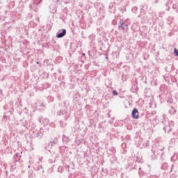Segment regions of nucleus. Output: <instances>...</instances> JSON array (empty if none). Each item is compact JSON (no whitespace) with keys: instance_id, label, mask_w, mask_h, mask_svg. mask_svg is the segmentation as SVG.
I'll return each instance as SVG.
<instances>
[{"instance_id":"f257e3e1","label":"nucleus","mask_w":178,"mask_h":178,"mask_svg":"<svg viewBox=\"0 0 178 178\" xmlns=\"http://www.w3.org/2000/svg\"><path fill=\"white\" fill-rule=\"evenodd\" d=\"M164 147L162 145H160L159 143H156L153 145V147L152 149V151L154 153V155L155 156H158L161 155V157H162Z\"/></svg>"},{"instance_id":"f03ea898","label":"nucleus","mask_w":178,"mask_h":178,"mask_svg":"<svg viewBox=\"0 0 178 178\" xmlns=\"http://www.w3.org/2000/svg\"><path fill=\"white\" fill-rule=\"evenodd\" d=\"M57 115L59 117H62L64 120L67 121L70 116V111L60 109L57 111Z\"/></svg>"},{"instance_id":"7ed1b4c3","label":"nucleus","mask_w":178,"mask_h":178,"mask_svg":"<svg viewBox=\"0 0 178 178\" xmlns=\"http://www.w3.org/2000/svg\"><path fill=\"white\" fill-rule=\"evenodd\" d=\"M128 29V26L127 24H125V22H124V20L122 19H120L119 22V25H118V30H127Z\"/></svg>"},{"instance_id":"20e7f679","label":"nucleus","mask_w":178,"mask_h":178,"mask_svg":"<svg viewBox=\"0 0 178 178\" xmlns=\"http://www.w3.org/2000/svg\"><path fill=\"white\" fill-rule=\"evenodd\" d=\"M49 122V120L44 117H40L39 119V122L41 124H43L44 126L48 125Z\"/></svg>"},{"instance_id":"39448f33","label":"nucleus","mask_w":178,"mask_h":178,"mask_svg":"<svg viewBox=\"0 0 178 178\" xmlns=\"http://www.w3.org/2000/svg\"><path fill=\"white\" fill-rule=\"evenodd\" d=\"M66 34V30L65 29H60L58 31V32L56 33L57 38H62Z\"/></svg>"},{"instance_id":"423d86ee","label":"nucleus","mask_w":178,"mask_h":178,"mask_svg":"<svg viewBox=\"0 0 178 178\" xmlns=\"http://www.w3.org/2000/svg\"><path fill=\"white\" fill-rule=\"evenodd\" d=\"M131 115L134 119L138 120L139 118V113L137 108L133 110Z\"/></svg>"},{"instance_id":"0eeeda50","label":"nucleus","mask_w":178,"mask_h":178,"mask_svg":"<svg viewBox=\"0 0 178 178\" xmlns=\"http://www.w3.org/2000/svg\"><path fill=\"white\" fill-rule=\"evenodd\" d=\"M58 143L57 138H54V140L51 141L48 144V147L52 148V147L56 146L57 143Z\"/></svg>"},{"instance_id":"6e6552de","label":"nucleus","mask_w":178,"mask_h":178,"mask_svg":"<svg viewBox=\"0 0 178 178\" xmlns=\"http://www.w3.org/2000/svg\"><path fill=\"white\" fill-rule=\"evenodd\" d=\"M35 170L40 173H43L44 172V169L41 165H38L37 166H35Z\"/></svg>"},{"instance_id":"1a4fd4ad","label":"nucleus","mask_w":178,"mask_h":178,"mask_svg":"<svg viewBox=\"0 0 178 178\" xmlns=\"http://www.w3.org/2000/svg\"><path fill=\"white\" fill-rule=\"evenodd\" d=\"M163 130L165 133H170L172 131V128L169 125H166L163 127Z\"/></svg>"},{"instance_id":"9d476101","label":"nucleus","mask_w":178,"mask_h":178,"mask_svg":"<svg viewBox=\"0 0 178 178\" xmlns=\"http://www.w3.org/2000/svg\"><path fill=\"white\" fill-rule=\"evenodd\" d=\"M62 140H63V143L65 145H67L69 143V141H70L69 138L67 137H66L65 136H63Z\"/></svg>"},{"instance_id":"9b49d317","label":"nucleus","mask_w":178,"mask_h":178,"mask_svg":"<svg viewBox=\"0 0 178 178\" xmlns=\"http://www.w3.org/2000/svg\"><path fill=\"white\" fill-rule=\"evenodd\" d=\"M45 109V105L43 103H41L39 106L38 110L40 111H43Z\"/></svg>"},{"instance_id":"f8f14e48","label":"nucleus","mask_w":178,"mask_h":178,"mask_svg":"<svg viewBox=\"0 0 178 178\" xmlns=\"http://www.w3.org/2000/svg\"><path fill=\"white\" fill-rule=\"evenodd\" d=\"M176 112H177V111L174 107H171V108L169 110V113L171 115L175 114Z\"/></svg>"},{"instance_id":"ddd939ff","label":"nucleus","mask_w":178,"mask_h":178,"mask_svg":"<svg viewBox=\"0 0 178 178\" xmlns=\"http://www.w3.org/2000/svg\"><path fill=\"white\" fill-rule=\"evenodd\" d=\"M42 136H43V134L41 132H38L36 134V138L38 139H41Z\"/></svg>"},{"instance_id":"4468645a","label":"nucleus","mask_w":178,"mask_h":178,"mask_svg":"<svg viewBox=\"0 0 178 178\" xmlns=\"http://www.w3.org/2000/svg\"><path fill=\"white\" fill-rule=\"evenodd\" d=\"M136 162L138 163H143L142 159L140 158L139 156H136Z\"/></svg>"},{"instance_id":"2eb2a0df","label":"nucleus","mask_w":178,"mask_h":178,"mask_svg":"<svg viewBox=\"0 0 178 178\" xmlns=\"http://www.w3.org/2000/svg\"><path fill=\"white\" fill-rule=\"evenodd\" d=\"M63 170H64V168L63 166H59L58 168V172L59 173H63Z\"/></svg>"},{"instance_id":"dca6fc26","label":"nucleus","mask_w":178,"mask_h":178,"mask_svg":"<svg viewBox=\"0 0 178 178\" xmlns=\"http://www.w3.org/2000/svg\"><path fill=\"white\" fill-rule=\"evenodd\" d=\"M143 146L144 148L147 147L149 146V142L148 141H145L143 144Z\"/></svg>"},{"instance_id":"f3484780","label":"nucleus","mask_w":178,"mask_h":178,"mask_svg":"<svg viewBox=\"0 0 178 178\" xmlns=\"http://www.w3.org/2000/svg\"><path fill=\"white\" fill-rule=\"evenodd\" d=\"M176 143V139L175 138H172L170 141V145H173Z\"/></svg>"},{"instance_id":"a211bd4d","label":"nucleus","mask_w":178,"mask_h":178,"mask_svg":"<svg viewBox=\"0 0 178 178\" xmlns=\"http://www.w3.org/2000/svg\"><path fill=\"white\" fill-rule=\"evenodd\" d=\"M177 159V154H175L172 156V161H175Z\"/></svg>"},{"instance_id":"6ab92c4d","label":"nucleus","mask_w":178,"mask_h":178,"mask_svg":"<svg viewBox=\"0 0 178 178\" xmlns=\"http://www.w3.org/2000/svg\"><path fill=\"white\" fill-rule=\"evenodd\" d=\"M168 126H170L171 128L174 127V122L173 121H170L168 122Z\"/></svg>"},{"instance_id":"aec40b11","label":"nucleus","mask_w":178,"mask_h":178,"mask_svg":"<svg viewBox=\"0 0 178 178\" xmlns=\"http://www.w3.org/2000/svg\"><path fill=\"white\" fill-rule=\"evenodd\" d=\"M174 102L173 99L172 98L168 99V103L172 104Z\"/></svg>"},{"instance_id":"412c9836","label":"nucleus","mask_w":178,"mask_h":178,"mask_svg":"<svg viewBox=\"0 0 178 178\" xmlns=\"http://www.w3.org/2000/svg\"><path fill=\"white\" fill-rule=\"evenodd\" d=\"M174 52H175V54L176 55V56L178 57V50L177 49H175Z\"/></svg>"},{"instance_id":"4be33fe9","label":"nucleus","mask_w":178,"mask_h":178,"mask_svg":"<svg viewBox=\"0 0 178 178\" xmlns=\"http://www.w3.org/2000/svg\"><path fill=\"white\" fill-rule=\"evenodd\" d=\"M113 94L114 96H118V93L116 90H113Z\"/></svg>"},{"instance_id":"5701e85b","label":"nucleus","mask_w":178,"mask_h":178,"mask_svg":"<svg viewBox=\"0 0 178 178\" xmlns=\"http://www.w3.org/2000/svg\"><path fill=\"white\" fill-rule=\"evenodd\" d=\"M60 127H64L65 126V124H63V122H60Z\"/></svg>"},{"instance_id":"b1692460","label":"nucleus","mask_w":178,"mask_h":178,"mask_svg":"<svg viewBox=\"0 0 178 178\" xmlns=\"http://www.w3.org/2000/svg\"><path fill=\"white\" fill-rule=\"evenodd\" d=\"M54 162V160L51 159H49V163H53Z\"/></svg>"},{"instance_id":"393cba45","label":"nucleus","mask_w":178,"mask_h":178,"mask_svg":"<svg viewBox=\"0 0 178 178\" xmlns=\"http://www.w3.org/2000/svg\"><path fill=\"white\" fill-rule=\"evenodd\" d=\"M172 8L173 9H177V6L176 4H173Z\"/></svg>"},{"instance_id":"a878e982","label":"nucleus","mask_w":178,"mask_h":178,"mask_svg":"<svg viewBox=\"0 0 178 178\" xmlns=\"http://www.w3.org/2000/svg\"><path fill=\"white\" fill-rule=\"evenodd\" d=\"M141 143H142V141L140 140V141H139V145H138V147H140Z\"/></svg>"},{"instance_id":"bb28decb","label":"nucleus","mask_w":178,"mask_h":178,"mask_svg":"<svg viewBox=\"0 0 178 178\" xmlns=\"http://www.w3.org/2000/svg\"><path fill=\"white\" fill-rule=\"evenodd\" d=\"M56 3L58 4L60 2V0H56Z\"/></svg>"},{"instance_id":"cd10ccee","label":"nucleus","mask_w":178,"mask_h":178,"mask_svg":"<svg viewBox=\"0 0 178 178\" xmlns=\"http://www.w3.org/2000/svg\"><path fill=\"white\" fill-rule=\"evenodd\" d=\"M82 56H85V53H83V54H82Z\"/></svg>"},{"instance_id":"c85d7f7f","label":"nucleus","mask_w":178,"mask_h":178,"mask_svg":"<svg viewBox=\"0 0 178 178\" xmlns=\"http://www.w3.org/2000/svg\"><path fill=\"white\" fill-rule=\"evenodd\" d=\"M37 64L38 65V64H40V63H39V62H37Z\"/></svg>"},{"instance_id":"c756f323","label":"nucleus","mask_w":178,"mask_h":178,"mask_svg":"<svg viewBox=\"0 0 178 178\" xmlns=\"http://www.w3.org/2000/svg\"><path fill=\"white\" fill-rule=\"evenodd\" d=\"M64 105H65V102H63Z\"/></svg>"},{"instance_id":"7c9ffc66","label":"nucleus","mask_w":178,"mask_h":178,"mask_svg":"<svg viewBox=\"0 0 178 178\" xmlns=\"http://www.w3.org/2000/svg\"><path fill=\"white\" fill-rule=\"evenodd\" d=\"M141 170V168L140 167V168H139V170Z\"/></svg>"},{"instance_id":"2f4dec72","label":"nucleus","mask_w":178,"mask_h":178,"mask_svg":"<svg viewBox=\"0 0 178 178\" xmlns=\"http://www.w3.org/2000/svg\"><path fill=\"white\" fill-rule=\"evenodd\" d=\"M176 12L178 13V10H177Z\"/></svg>"},{"instance_id":"473e14b6","label":"nucleus","mask_w":178,"mask_h":178,"mask_svg":"<svg viewBox=\"0 0 178 178\" xmlns=\"http://www.w3.org/2000/svg\"><path fill=\"white\" fill-rule=\"evenodd\" d=\"M170 8H168V10H169Z\"/></svg>"},{"instance_id":"72a5a7b5","label":"nucleus","mask_w":178,"mask_h":178,"mask_svg":"<svg viewBox=\"0 0 178 178\" xmlns=\"http://www.w3.org/2000/svg\"><path fill=\"white\" fill-rule=\"evenodd\" d=\"M40 2H42V0H40Z\"/></svg>"},{"instance_id":"f704fd0d","label":"nucleus","mask_w":178,"mask_h":178,"mask_svg":"<svg viewBox=\"0 0 178 178\" xmlns=\"http://www.w3.org/2000/svg\"><path fill=\"white\" fill-rule=\"evenodd\" d=\"M69 178H71L70 177H69Z\"/></svg>"}]
</instances>
